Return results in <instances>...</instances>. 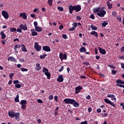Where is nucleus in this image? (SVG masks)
I'll use <instances>...</instances> for the list:
<instances>
[{"label":"nucleus","mask_w":124,"mask_h":124,"mask_svg":"<svg viewBox=\"0 0 124 124\" xmlns=\"http://www.w3.org/2000/svg\"><path fill=\"white\" fill-rule=\"evenodd\" d=\"M8 116H9L11 118H15V115H16V112L13 111H9Z\"/></svg>","instance_id":"obj_8"},{"label":"nucleus","mask_w":124,"mask_h":124,"mask_svg":"<svg viewBox=\"0 0 124 124\" xmlns=\"http://www.w3.org/2000/svg\"><path fill=\"white\" fill-rule=\"evenodd\" d=\"M62 29H63V25H61L59 26V29L60 30H62Z\"/></svg>","instance_id":"obj_63"},{"label":"nucleus","mask_w":124,"mask_h":124,"mask_svg":"<svg viewBox=\"0 0 124 124\" xmlns=\"http://www.w3.org/2000/svg\"><path fill=\"white\" fill-rule=\"evenodd\" d=\"M13 76H14V73H11L9 75L10 78L12 79V78H13Z\"/></svg>","instance_id":"obj_47"},{"label":"nucleus","mask_w":124,"mask_h":124,"mask_svg":"<svg viewBox=\"0 0 124 124\" xmlns=\"http://www.w3.org/2000/svg\"><path fill=\"white\" fill-rule=\"evenodd\" d=\"M59 58L61 61H63V60H67V55L66 54H64L61 53L59 54Z\"/></svg>","instance_id":"obj_1"},{"label":"nucleus","mask_w":124,"mask_h":124,"mask_svg":"<svg viewBox=\"0 0 124 124\" xmlns=\"http://www.w3.org/2000/svg\"><path fill=\"white\" fill-rule=\"evenodd\" d=\"M21 108L23 110H25V109H26V105H22Z\"/></svg>","instance_id":"obj_57"},{"label":"nucleus","mask_w":124,"mask_h":124,"mask_svg":"<svg viewBox=\"0 0 124 124\" xmlns=\"http://www.w3.org/2000/svg\"><path fill=\"white\" fill-rule=\"evenodd\" d=\"M47 3L49 6H52L53 5V0H48Z\"/></svg>","instance_id":"obj_33"},{"label":"nucleus","mask_w":124,"mask_h":124,"mask_svg":"<svg viewBox=\"0 0 124 124\" xmlns=\"http://www.w3.org/2000/svg\"><path fill=\"white\" fill-rule=\"evenodd\" d=\"M63 68H64L63 66H62L60 69L59 70V72H62V70H63Z\"/></svg>","instance_id":"obj_56"},{"label":"nucleus","mask_w":124,"mask_h":124,"mask_svg":"<svg viewBox=\"0 0 124 124\" xmlns=\"http://www.w3.org/2000/svg\"><path fill=\"white\" fill-rule=\"evenodd\" d=\"M121 52H122V53L124 52V46H122L121 48Z\"/></svg>","instance_id":"obj_61"},{"label":"nucleus","mask_w":124,"mask_h":124,"mask_svg":"<svg viewBox=\"0 0 124 124\" xmlns=\"http://www.w3.org/2000/svg\"><path fill=\"white\" fill-rule=\"evenodd\" d=\"M74 100L73 99L65 98L63 100V102H65L66 104H72Z\"/></svg>","instance_id":"obj_2"},{"label":"nucleus","mask_w":124,"mask_h":124,"mask_svg":"<svg viewBox=\"0 0 124 124\" xmlns=\"http://www.w3.org/2000/svg\"><path fill=\"white\" fill-rule=\"evenodd\" d=\"M17 49H18V45H16L14 47L15 51H17Z\"/></svg>","instance_id":"obj_53"},{"label":"nucleus","mask_w":124,"mask_h":124,"mask_svg":"<svg viewBox=\"0 0 124 124\" xmlns=\"http://www.w3.org/2000/svg\"><path fill=\"white\" fill-rule=\"evenodd\" d=\"M112 15L114 17H117V13H116L115 11L112 12Z\"/></svg>","instance_id":"obj_51"},{"label":"nucleus","mask_w":124,"mask_h":124,"mask_svg":"<svg viewBox=\"0 0 124 124\" xmlns=\"http://www.w3.org/2000/svg\"><path fill=\"white\" fill-rule=\"evenodd\" d=\"M116 83H117V84H124V81L122 80L121 79L117 80L116 81Z\"/></svg>","instance_id":"obj_28"},{"label":"nucleus","mask_w":124,"mask_h":124,"mask_svg":"<svg viewBox=\"0 0 124 124\" xmlns=\"http://www.w3.org/2000/svg\"><path fill=\"white\" fill-rule=\"evenodd\" d=\"M20 104L21 105H26L27 104V100H22L20 101Z\"/></svg>","instance_id":"obj_27"},{"label":"nucleus","mask_w":124,"mask_h":124,"mask_svg":"<svg viewBox=\"0 0 124 124\" xmlns=\"http://www.w3.org/2000/svg\"><path fill=\"white\" fill-rule=\"evenodd\" d=\"M80 124H88V121H85L84 122H82Z\"/></svg>","instance_id":"obj_60"},{"label":"nucleus","mask_w":124,"mask_h":124,"mask_svg":"<svg viewBox=\"0 0 124 124\" xmlns=\"http://www.w3.org/2000/svg\"><path fill=\"white\" fill-rule=\"evenodd\" d=\"M83 64H85V65H90V63H89L88 62H83Z\"/></svg>","instance_id":"obj_54"},{"label":"nucleus","mask_w":124,"mask_h":124,"mask_svg":"<svg viewBox=\"0 0 124 124\" xmlns=\"http://www.w3.org/2000/svg\"><path fill=\"white\" fill-rule=\"evenodd\" d=\"M34 47L35 49V50H36V51H37V52H39V51H40V50H41V46H39V45H38V42H35V45L34 46Z\"/></svg>","instance_id":"obj_3"},{"label":"nucleus","mask_w":124,"mask_h":124,"mask_svg":"<svg viewBox=\"0 0 124 124\" xmlns=\"http://www.w3.org/2000/svg\"><path fill=\"white\" fill-rule=\"evenodd\" d=\"M111 74L112 75H116V74H117V71H116V70H112Z\"/></svg>","instance_id":"obj_39"},{"label":"nucleus","mask_w":124,"mask_h":124,"mask_svg":"<svg viewBox=\"0 0 124 124\" xmlns=\"http://www.w3.org/2000/svg\"><path fill=\"white\" fill-rule=\"evenodd\" d=\"M108 66L110 67V68H113V69H116V67L113 65H108Z\"/></svg>","instance_id":"obj_42"},{"label":"nucleus","mask_w":124,"mask_h":124,"mask_svg":"<svg viewBox=\"0 0 124 124\" xmlns=\"http://www.w3.org/2000/svg\"><path fill=\"white\" fill-rule=\"evenodd\" d=\"M8 62L11 61V62H17V60H16V59H15V58H14L12 56H10V57H9L8 58Z\"/></svg>","instance_id":"obj_15"},{"label":"nucleus","mask_w":124,"mask_h":124,"mask_svg":"<svg viewBox=\"0 0 124 124\" xmlns=\"http://www.w3.org/2000/svg\"><path fill=\"white\" fill-rule=\"evenodd\" d=\"M15 87H16L17 89H20L21 86V84H16Z\"/></svg>","instance_id":"obj_43"},{"label":"nucleus","mask_w":124,"mask_h":124,"mask_svg":"<svg viewBox=\"0 0 124 124\" xmlns=\"http://www.w3.org/2000/svg\"><path fill=\"white\" fill-rule=\"evenodd\" d=\"M10 31L12 32H14L15 31H17V29L15 28H12L10 29Z\"/></svg>","instance_id":"obj_34"},{"label":"nucleus","mask_w":124,"mask_h":124,"mask_svg":"<svg viewBox=\"0 0 124 124\" xmlns=\"http://www.w3.org/2000/svg\"><path fill=\"white\" fill-rule=\"evenodd\" d=\"M74 10H75V6H73L72 5H70L69 6V11L70 14H72Z\"/></svg>","instance_id":"obj_9"},{"label":"nucleus","mask_w":124,"mask_h":124,"mask_svg":"<svg viewBox=\"0 0 124 124\" xmlns=\"http://www.w3.org/2000/svg\"><path fill=\"white\" fill-rule=\"evenodd\" d=\"M62 37L64 39H67L68 38L67 35H66V34H62Z\"/></svg>","instance_id":"obj_45"},{"label":"nucleus","mask_w":124,"mask_h":124,"mask_svg":"<svg viewBox=\"0 0 124 124\" xmlns=\"http://www.w3.org/2000/svg\"><path fill=\"white\" fill-rule=\"evenodd\" d=\"M100 9V7L95 8L93 9V13H97V12H99V10Z\"/></svg>","instance_id":"obj_29"},{"label":"nucleus","mask_w":124,"mask_h":124,"mask_svg":"<svg viewBox=\"0 0 124 124\" xmlns=\"http://www.w3.org/2000/svg\"><path fill=\"white\" fill-rule=\"evenodd\" d=\"M17 32H22V29H21V28H18L16 30Z\"/></svg>","instance_id":"obj_58"},{"label":"nucleus","mask_w":124,"mask_h":124,"mask_svg":"<svg viewBox=\"0 0 124 124\" xmlns=\"http://www.w3.org/2000/svg\"><path fill=\"white\" fill-rule=\"evenodd\" d=\"M117 19L120 22H122V17L120 16L117 17Z\"/></svg>","instance_id":"obj_59"},{"label":"nucleus","mask_w":124,"mask_h":124,"mask_svg":"<svg viewBox=\"0 0 124 124\" xmlns=\"http://www.w3.org/2000/svg\"><path fill=\"white\" fill-rule=\"evenodd\" d=\"M46 57H47V54H44L43 55L40 56V58L41 59H45V58H46Z\"/></svg>","instance_id":"obj_38"},{"label":"nucleus","mask_w":124,"mask_h":124,"mask_svg":"<svg viewBox=\"0 0 124 124\" xmlns=\"http://www.w3.org/2000/svg\"><path fill=\"white\" fill-rule=\"evenodd\" d=\"M107 5L108 9H112L113 8V4L112 3H110L109 1H107Z\"/></svg>","instance_id":"obj_19"},{"label":"nucleus","mask_w":124,"mask_h":124,"mask_svg":"<svg viewBox=\"0 0 124 124\" xmlns=\"http://www.w3.org/2000/svg\"><path fill=\"white\" fill-rule=\"evenodd\" d=\"M15 102H19L20 100H19V95H17L16 97L15 98Z\"/></svg>","instance_id":"obj_32"},{"label":"nucleus","mask_w":124,"mask_h":124,"mask_svg":"<svg viewBox=\"0 0 124 124\" xmlns=\"http://www.w3.org/2000/svg\"><path fill=\"white\" fill-rule=\"evenodd\" d=\"M15 119L19 121V119H20V113L19 112H16L15 115Z\"/></svg>","instance_id":"obj_23"},{"label":"nucleus","mask_w":124,"mask_h":124,"mask_svg":"<svg viewBox=\"0 0 124 124\" xmlns=\"http://www.w3.org/2000/svg\"><path fill=\"white\" fill-rule=\"evenodd\" d=\"M83 90V88L81 86H78L75 88V93L78 94L80 93V91Z\"/></svg>","instance_id":"obj_12"},{"label":"nucleus","mask_w":124,"mask_h":124,"mask_svg":"<svg viewBox=\"0 0 124 124\" xmlns=\"http://www.w3.org/2000/svg\"><path fill=\"white\" fill-rule=\"evenodd\" d=\"M77 20H78V21H80V20H82V18L80 17V16H77Z\"/></svg>","instance_id":"obj_52"},{"label":"nucleus","mask_w":124,"mask_h":124,"mask_svg":"<svg viewBox=\"0 0 124 124\" xmlns=\"http://www.w3.org/2000/svg\"><path fill=\"white\" fill-rule=\"evenodd\" d=\"M37 25H38V23H37V21H34V28H36L37 26Z\"/></svg>","instance_id":"obj_48"},{"label":"nucleus","mask_w":124,"mask_h":124,"mask_svg":"<svg viewBox=\"0 0 124 124\" xmlns=\"http://www.w3.org/2000/svg\"><path fill=\"white\" fill-rule=\"evenodd\" d=\"M43 50L45 52H51V48L48 46H43Z\"/></svg>","instance_id":"obj_7"},{"label":"nucleus","mask_w":124,"mask_h":124,"mask_svg":"<svg viewBox=\"0 0 124 124\" xmlns=\"http://www.w3.org/2000/svg\"><path fill=\"white\" fill-rule=\"evenodd\" d=\"M37 102H38V103H40V104L43 103V101H42V100H41V99H39L37 100Z\"/></svg>","instance_id":"obj_49"},{"label":"nucleus","mask_w":124,"mask_h":124,"mask_svg":"<svg viewBox=\"0 0 124 124\" xmlns=\"http://www.w3.org/2000/svg\"><path fill=\"white\" fill-rule=\"evenodd\" d=\"M108 97H109L110 98H111V100H114L116 101L117 100V99L116 98V96L114 94H109L107 95Z\"/></svg>","instance_id":"obj_14"},{"label":"nucleus","mask_w":124,"mask_h":124,"mask_svg":"<svg viewBox=\"0 0 124 124\" xmlns=\"http://www.w3.org/2000/svg\"><path fill=\"white\" fill-rule=\"evenodd\" d=\"M2 15L5 19H8V18H9V15L8 14V13L5 11H2Z\"/></svg>","instance_id":"obj_6"},{"label":"nucleus","mask_w":124,"mask_h":124,"mask_svg":"<svg viewBox=\"0 0 124 124\" xmlns=\"http://www.w3.org/2000/svg\"><path fill=\"white\" fill-rule=\"evenodd\" d=\"M119 58L120 59V60H123L124 61V56L122 55V56H119Z\"/></svg>","instance_id":"obj_62"},{"label":"nucleus","mask_w":124,"mask_h":124,"mask_svg":"<svg viewBox=\"0 0 124 124\" xmlns=\"http://www.w3.org/2000/svg\"><path fill=\"white\" fill-rule=\"evenodd\" d=\"M38 33L37 32L35 31H33L32 32H31V35H32V36H35L36 35H37Z\"/></svg>","instance_id":"obj_35"},{"label":"nucleus","mask_w":124,"mask_h":124,"mask_svg":"<svg viewBox=\"0 0 124 124\" xmlns=\"http://www.w3.org/2000/svg\"><path fill=\"white\" fill-rule=\"evenodd\" d=\"M0 35L1 36V39H5V37H6V35L3 32V31L0 32Z\"/></svg>","instance_id":"obj_20"},{"label":"nucleus","mask_w":124,"mask_h":124,"mask_svg":"<svg viewBox=\"0 0 124 124\" xmlns=\"http://www.w3.org/2000/svg\"><path fill=\"white\" fill-rule=\"evenodd\" d=\"M57 9L58 10H59V11H61V12H62V11H63V8L62 7L58 6L57 7Z\"/></svg>","instance_id":"obj_36"},{"label":"nucleus","mask_w":124,"mask_h":124,"mask_svg":"<svg viewBox=\"0 0 124 124\" xmlns=\"http://www.w3.org/2000/svg\"><path fill=\"white\" fill-rule=\"evenodd\" d=\"M75 29L74 27H72L71 28L69 29V31H75Z\"/></svg>","instance_id":"obj_55"},{"label":"nucleus","mask_w":124,"mask_h":124,"mask_svg":"<svg viewBox=\"0 0 124 124\" xmlns=\"http://www.w3.org/2000/svg\"><path fill=\"white\" fill-rule=\"evenodd\" d=\"M72 105H73V106L74 107H76V108H78V107H79V106H80V105L79 104V103L78 102H76V101L74 99L73 101Z\"/></svg>","instance_id":"obj_11"},{"label":"nucleus","mask_w":124,"mask_h":124,"mask_svg":"<svg viewBox=\"0 0 124 124\" xmlns=\"http://www.w3.org/2000/svg\"><path fill=\"white\" fill-rule=\"evenodd\" d=\"M19 29H21L22 31H27L28 30V27L26 24H20L19 26Z\"/></svg>","instance_id":"obj_10"},{"label":"nucleus","mask_w":124,"mask_h":124,"mask_svg":"<svg viewBox=\"0 0 124 124\" xmlns=\"http://www.w3.org/2000/svg\"><path fill=\"white\" fill-rule=\"evenodd\" d=\"M13 83L15 85H17V84H19V80H14Z\"/></svg>","instance_id":"obj_44"},{"label":"nucleus","mask_w":124,"mask_h":124,"mask_svg":"<svg viewBox=\"0 0 124 124\" xmlns=\"http://www.w3.org/2000/svg\"><path fill=\"white\" fill-rule=\"evenodd\" d=\"M35 30L36 31H38V32H40L41 31H42V29L41 27H39L38 26H37V27H35Z\"/></svg>","instance_id":"obj_24"},{"label":"nucleus","mask_w":124,"mask_h":124,"mask_svg":"<svg viewBox=\"0 0 124 124\" xmlns=\"http://www.w3.org/2000/svg\"><path fill=\"white\" fill-rule=\"evenodd\" d=\"M19 17H22L23 19H27L28 16H27V14L25 13H21L19 15Z\"/></svg>","instance_id":"obj_18"},{"label":"nucleus","mask_w":124,"mask_h":124,"mask_svg":"<svg viewBox=\"0 0 124 124\" xmlns=\"http://www.w3.org/2000/svg\"><path fill=\"white\" fill-rule=\"evenodd\" d=\"M75 6V10L76 12H79L81 10V6L80 5Z\"/></svg>","instance_id":"obj_17"},{"label":"nucleus","mask_w":124,"mask_h":124,"mask_svg":"<svg viewBox=\"0 0 124 124\" xmlns=\"http://www.w3.org/2000/svg\"><path fill=\"white\" fill-rule=\"evenodd\" d=\"M79 52L80 53H86L87 52V49L84 47H81L79 49Z\"/></svg>","instance_id":"obj_21"},{"label":"nucleus","mask_w":124,"mask_h":124,"mask_svg":"<svg viewBox=\"0 0 124 124\" xmlns=\"http://www.w3.org/2000/svg\"><path fill=\"white\" fill-rule=\"evenodd\" d=\"M90 18H91V19H92V20H94V19H95V17H94V15L93 14H91L90 15Z\"/></svg>","instance_id":"obj_40"},{"label":"nucleus","mask_w":124,"mask_h":124,"mask_svg":"<svg viewBox=\"0 0 124 124\" xmlns=\"http://www.w3.org/2000/svg\"><path fill=\"white\" fill-rule=\"evenodd\" d=\"M106 14V11L104 10H102L100 13H97V15L99 17H104Z\"/></svg>","instance_id":"obj_4"},{"label":"nucleus","mask_w":124,"mask_h":124,"mask_svg":"<svg viewBox=\"0 0 124 124\" xmlns=\"http://www.w3.org/2000/svg\"><path fill=\"white\" fill-rule=\"evenodd\" d=\"M53 98H54L53 95H50L48 97V99H49V100H52Z\"/></svg>","instance_id":"obj_50"},{"label":"nucleus","mask_w":124,"mask_h":124,"mask_svg":"<svg viewBox=\"0 0 124 124\" xmlns=\"http://www.w3.org/2000/svg\"><path fill=\"white\" fill-rule=\"evenodd\" d=\"M104 101L105 102H106V103H107L108 104H110V105H111V106H112L113 107H116V105H115V104H114L113 102L108 100V99H105Z\"/></svg>","instance_id":"obj_5"},{"label":"nucleus","mask_w":124,"mask_h":124,"mask_svg":"<svg viewBox=\"0 0 124 124\" xmlns=\"http://www.w3.org/2000/svg\"><path fill=\"white\" fill-rule=\"evenodd\" d=\"M72 26H73V27L75 28V29H76V27H77L78 25H77V23L76 22H74L73 24H72Z\"/></svg>","instance_id":"obj_46"},{"label":"nucleus","mask_w":124,"mask_h":124,"mask_svg":"<svg viewBox=\"0 0 124 124\" xmlns=\"http://www.w3.org/2000/svg\"><path fill=\"white\" fill-rule=\"evenodd\" d=\"M21 50L23 52H28V49L26 48V46L24 44L22 45Z\"/></svg>","instance_id":"obj_22"},{"label":"nucleus","mask_w":124,"mask_h":124,"mask_svg":"<svg viewBox=\"0 0 124 124\" xmlns=\"http://www.w3.org/2000/svg\"><path fill=\"white\" fill-rule=\"evenodd\" d=\"M108 25V22H106V21H104V22H103L102 23V26H103L104 27H106V26Z\"/></svg>","instance_id":"obj_37"},{"label":"nucleus","mask_w":124,"mask_h":124,"mask_svg":"<svg viewBox=\"0 0 124 124\" xmlns=\"http://www.w3.org/2000/svg\"><path fill=\"white\" fill-rule=\"evenodd\" d=\"M20 69H21V71H22L23 72H24L25 71V72L28 71V69H27V68H21Z\"/></svg>","instance_id":"obj_41"},{"label":"nucleus","mask_w":124,"mask_h":124,"mask_svg":"<svg viewBox=\"0 0 124 124\" xmlns=\"http://www.w3.org/2000/svg\"><path fill=\"white\" fill-rule=\"evenodd\" d=\"M120 105L121 106H122V108H123L124 109V103H121L120 104Z\"/></svg>","instance_id":"obj_64"},{"label":"nucleus","mask_w":124,"mask_h":124,"mask_svg":"<svg viewBox=\"0 0 124 124\" xmlns=\"http://www.w3.org/2000/svg\"><path fill=\"white\" fill-rule=\"evenodd\" d=\"M43 72L45 74V73L49 72V70H48V69L46 68V67H44L43 69Z\"/></svg>","instance_id":"obj_31"},{"label":"nucleus","mask_w":124,"mask_h":124,"mask_svg":"<svg viewBox=\"0 0 124 124\" xmlns=\"http://www.w3.org/2000/svg\"><path fill=\"white\" fill-rule=\"evenodd\" d=\"M91 28L93 31H97V27L93 26V25H91Z\"/></svg>","instance_id":"obj_30"},{"label":"nucleus","mask_w":124,"mask_h":124,"mask_svg":"<svg viewBox=\"0 0 124 124\" xmlns=\"http://www.w3.org/2000/svg\"><path fill=\"white\" fill-rule=\"evenodd\" d=\"M36 69L37 71H39L41 69V67L40 66V64L37 63L36 64Z\"/></svg>","instance_id":"obj_26"},{"label":"nucleus","mask_w":124,"mask_h":124,"mask_svg":"<svg viewBox=\"0 0 124 124\" xmlns=\"http://www.w3.org/2000/svg\"><path fill=\"white\" fill-rule=\"evenodd\" d=\"M98 49L99 51V53L100 54H102V55H105V54H106V50H105V49L102 48L100 47H98Z\"/></svg>","instance_id":"obj_13"},{"label":"nucleus","mask_w":124,"mask_h":124,"mask_svg":"<svg viewBox=\"0 0 124 124\" xmlns=\"http://www.w3.org/2000/svg\"><path fill=\"white\" fill-rule=\"evenodd\" d=\"M45 75L46 76L47 79H50L51 78V73L50 72L45 73Z\"/></svg>","instance_id":"obj_25"},{"label":"nucleus","mask_w":124,"mask_h":124,"mask_svg":"<svg viewBox=\"0 0 124 124\" xmlns=\"http://www.w3.org/2000/svg\"><path fill=\"white\" fill-rule=\"evenodd\" d=\"M57 81L60 82H63V76L62 75L59 76L57 78Z\"/></svg>","instance_id":"obj_16"}]
</instances>
